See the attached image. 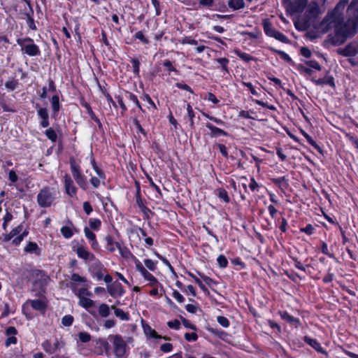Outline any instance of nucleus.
<instances>
[{"instance_id": "a211bd4d", "label": "nucleus", "mask_w": 358, "mask_h": 358, "mask_svg": "<svg viewBox=\"0 0 358 358\" xmlns=\"http://www.w3.org/2000/svg\"><path fill=\"white\" fill-rule=\"evenodd\" d=\"M278 313L281 318L286 321L287 322L292 325H295L296 327L300 324L299 319L289 315L287 311H279Z\"/></svg>"}, {"instance_id": "2eb2a0df", "label": "nucleus", "mask_w": 358, "mask_h": 358, "mask_svg": "<svg viewBox=\"0 0 358 358\" xmlns=\"http://www.w3.org/2000/svg\"><path fill=\"white\" fill-rule=\"evenodd\" d=\"M78 257L85 260L92 261L94 259V255L90 252L85 247L80 246L76 250Z\"/></svg>"}, {"instance_id": "603ef678", "label": "nucleus", "mask_w": 358, "mask_h": 358, "mask_svg": "<svg viewBox=\"0 0 358 358\" xmlns=\"http://www.w3.org/2000/svg\"><path fill=\"white\" fill-rule=\"evenodd\" d=\"M135 38L140 40L144 44H148L149 41L146 38L142 31H138L135 34Z\"/></svg>"}, {"instance_id": "4468645a", "label": "nucleus", "mask_w": 358, "mask_h": 358, "mask_svg": "<svg viewBox=\"0 0 358 358\" xmlns=\"http://www.w3.org/2000/svg\"><path fill=\"white\" fill-rule=\"evenodd\" d=\"M84 234L85 237L90 241L92 248L94 250H98L99 245L96 241V235L87 227L84 228Z\"/></svg>"}, {"instance_id": "4c0bfd02", "label": "nucleus", "mask_w": 358, "mask_h": 358, "mask_svg": "<svg viewBox=\"0 0 358 358\" xmlns=\"http://www.w3.org/2000/svg\"><path fill=\"white\" fill-rule=\"evenodd\" d=\"M12 219H13V215L10 212L7 211L6 215L3 217V222L2 224L3 229L5 231L6 230L8 223L12 220Z\"/></svg>"}, {"instance_id": "b1692460", "label": "nucleus", "mask_w": 358, "mask_h": 358, "mask_svg": "<svg viewBox=\"0 0 358 358\" xmlns=\"http://www.w3.org/2000/svg\"><path fill=\"white\" fill-rule=\"evenodd\" d=\"M143 331L147 336L155 338H162V336L158 335L155 330L152 329L149 325H143Z\"/></svg>"}, {"instance_id": "680f3d73", "label": "nucleus", "mask_w": 358, "mask_h": 358, "mask_svg": "<svg viewBox=\"0 0 358 358\" xmlns=\"http://www.w3.org/2000/svg\"><path fill=\"white\" fill-rule=\"evenodd\" d=\"M185 338L187 341H195L198 338V336L196 333H186L185 334Z\"/></svg>"}, {"instance_id": "72a5a7b5", "label": "nucleus", "mask_w": 358, "mask_h": 358, "mask_svg": "<svg viewBox=\"0 0 358 358\" xmlns=\"http://www.w3.org/2000/svg\"><path fill=\"white\" fill-rule=\"evenodd\" d=\"M17 85H18V82H17V80H8L5 83L6 88L9 91L15 90L17 88Z\"/></svg>"}, {"instance_id": "bf43d9fd", "label": "nucleus", "mask_w": 358, "mask_h": 358, "mask_svg": "<svg viewBox=\"0 0 358 358\" xmlns=\"http://www.w3.org/2000/svg\"><path fill=\"white\" fill-rule=\"evenodd\" d=\"M93 169L96 172V173L98 176V177L100 178V179H101L102 180H106V176H105L104 172L101 169H100L98 167V166H94Z\"/></svg>"}, {"instance_id": "423d86ee", "label": "nucleus", "mask_w": 358, "mask_h": 358, "mask_svg": "<svg viewBox=\"0 0 358 358\" xmlns=\"http://www.w3.org/2000/svg\"><path fill=\"white\" fill-rule=\"evenodd\" d=\"M17 43L21 47L22 51L29 56H36L40 54L39 48L34 43L31 38H18Z\"/></svg>"}, {"instance_id": "ddd939ff", "label": "nucleus", "mask_w": 358, "mask_h": 358, "mask_svg": "<svg viewBox=\"0 0 358 358\" xmlns=\"http://www.w3.org/2000/svg\"><path fill=\"white\" fill-rule=\"evenodd\" d=\"M6 335L7 336V338L5 341V345L6 347L10 346L13 344L17 343V338L15 335L17 334V331L14 327H9L6 329L5 331Z\"/></svg>"}, {"instance_id": "338daca9", "label": "nucleus", "mask_w": 358, "mask_h": 358, "mask_svg": "<svg viewBox=\"0 0 358 358\" xmlns=\"http://www.w3.org/2000/svg\"><path fill=\"white\" fill-rule=\"evenodd\" d=\"M83 209L87 215H90L93 210L91 204L88 201H85L83 203Z\"/></svg>"}, {"instance_id": "1a4fd4ad", "label": "nucleus", "mask_w": 358, "mask_h": 358, "mask_svg": "<svg viewBox=\"0 0 358 358\" xmlns=\"http://www.w3.org/2000/svg\"><path fill=\"white\" fill-rule=\"evenodd\" d=\"M307 3L308 0H294L288 4L287 10L291 14L301 13L303 11Z\"/></svg>"}, {"instance_id": "37998d69", "label": "nucleus", "mask_w": 358, "mask_h": 358, "mask_svg": "<svg viewBox=\"0 0 358 358\" xmlns=\"http://www.w3.org/2000/svg\"><path fill=\"white\" fill-rule=\"evenodd\" d=\"M79 339L83 343H87L91 340V336L87 332H80L78 334Z\"/></svg>"}, {"instance_id": "f257e3e1", "label": "nucleus", "mask_w": 358, "mask_h": 358, "mask_svg": "<svg viewBox=\"0 0 358 358\" xmlns=\"http://www.w3.org/2000/svg\"><path fill=\"white\" fill-rule=\"evenodd\" d=\"M348 0H340L336 7L329 12L320 22L317 29L322 33H326L331 29H335V36L332 43L339 44L356 33L358 27V0H352L347 9L348 20L345 22L343 13Z\"/></svg>"}, {"instance_id": "7ed1b4c3", "label": "nucleus", "mask_w": 358, "mask_h": 358, "mask_svg": "<svg viewBox=\"0 0 358 358\" xmlns=\"http://www.w3.org/2000/svg\"><path fill=\"white\" fill-rule=\"evenodd\" d=\"M56 198V190L53 187H44L37 195V203L42 208L52 205Z\"/></svg>"}, {"instance_id": "c756f323", "label": "nucleus", "mask_w": 358, "mask_h": 358, "mask_svg": "<svg viewBox=\"0 0 358 358\" xmlns=\"http://www.w3.org/2000/svg\"><path fill=\"white\" fill-rule=\"evenodd\" d=\"M234 53L241 59H243L245 62H250L253 59L252 57L250 56L249 54L240 51L239 50H235Z\"/></svg>"}, {"instance_id": "473e14b6", "label": "nucleus", "mask_w": 358, "mask_h": 358, "mask_svg": "<svg viewBox=\"0 0 358 358\" xmlns=\"http://www.w3.org/2000/svg\"><path fill=\"white\" fill-rule=\"evenodd\" d=\"M45 135L52 142H55L57 138V135L55 132V131L52 129L49 128L45 131Z\"/></svg>"}, {"instance_id": "8fccbe9b", "label": "nucleus", "mask_w": 358, "mask_h": 358, "mask_svg": "<svg viewBox=\"0 0 358 358\" xmlns=\"http://www.w3.org/2000/svg\"><path fill=\"white\" fill-rule=\"evenodd\" d=\"M38 115L42 119V120H44V119H48L49 117V115H48V112L46 108H40L38 111Z\"/></svg>"}, {"instance_id": "c03bdc74", "label": "nucleus", "mask_w": 358, "mask_h": 358, "mask_svg": "<svg viewBox=\"0 0 358 358\" xmlns=\"http://www.w3.org/2000/svg\"><path fill=\"white\" fill-rule=\"evenodd\" d=\"M217 63H219L223 71L228 72V67L227 65L229 64V59L223 57V58H219L216 60Z\"/></svg>"}, {"instance_id": "a878e982", "label": "nucleus", "mask_w": 358, "mask_h": 358, "mask_svg": "<svg viewBox=\"0 0 358 358\" xmlns=\"http://www.w3.org/2000/svg\"><path fill=\"white\" fill-rule=\"evenodd\" d=\"M62 235L65 238H70L73 236V228L69 226H64L60 229Z\"/></svg>"}, {"instance_id": "20e7f679", "label": "nucleus", "mask_w": 358, "mask_h": 358, "mask_svg": "<svg viewBox=\"0 0 358 358\" xmlns=\"http://www.w3.org/2000/svg\"><path fill=\"white\" fill-rule=\"evenodd\" d=\"M70 168L73 179L78 185L83 190L87 188V178L83 174L80 166L76 163V160L71 159L70 160Z\"/></svg>"}, {"instance_id": "774afa93", "label": "nucleus", "mask_w": 358, "mask_h": 358, "mask_svg": "<svg viewBox=\"0 0 358 358\" xmlns=\"http://www.w3.org/2000/svg\"><path fill=\"white\" fill-rule=\"evenodd\" d=\"M217 146L220 152H221V154L224 157H228V152H227V147L224 145H223V144H217Z\"/></svg>"}, {"instance_id": "393cba45", "label": "nucleus", "mask_w": 358, "mask_h": 358, "mask_svg": "<svg viewBox=\"0 0 358 358\" xmlns=\"http://www.w3.org/2000/svg\"><path fill=\"white\" fill-rule=\"evenodd\" d=\"M114 309V313L116 317H120L122 320L127 321L129 320V314L125 313L120 308H116L114 306L112 307Z\"/></svg>"}, {"instance_id": "6e6552de", "label": "nucleus", "mask_w": 358, "mask_h": 358, "mask_svg": "<svg viewBox=\"0 0 358 358\" xmlns=\"http://www.w3.org/2000/svg\"><path fill=\"white\" fill-rule=\"evenodd\" d=\"M134 264L136 271L148 282L150 286L156 287L160 285L157 279L144 267L138 259L135 258Z\"/></svg>"}, {"instance_id": "412c9836", "label": "nucleus", "mask_w": 358, "mask_h": 358, "mask_svg": "<svg viewBox=\"0 0 358 358\" xmlns=\"http://www.w3.org/2000/svg\"><path fill=\"white\" fill-rule=\"evenodd\" d=\"M31 306L36 310L44 312L46 308L45 303L41 299H34L29 301Z\"/></svg>"}, {"instance_id": "f3484780", "label": "nucleus", "mask_w": 358, "mask_h": 358, "mask_svg": "<svg viewBox=\"0 0 358 358\" xmlns=\"http://www.w3.org/2000/svg\"><path fill=\"white\" fill-rule=\"evenodd\" d=\"M338 53L344 57L355 56L357 53V48L352 45H348L344 48L338 50Z\"/></svg>"}, {"instance_id": "4be33fe9", "label": "nucleus", "mask_w": 358, "mask_h": 358, "mask_svg": "<svg viewBox=\"0 0 358 358\" xmlns=\"http://www.w3.org/2000/svg\"><path fill=\"white\" fill-rule=\"evenodd\" d=\"M24 251L27 253L39 255L41 250L36 243L29 242L24 248Z\"/></svg>"}, {"instance_id": "ea45409f", "label": "nucleus", "mask_w": 358, "mask_h": 358, "mask_svg": "<svg viewBox=\"0 0 358 358\" xmlns=\"http://www.w3.org/2000/svg\"><path fill=\"white\" fill-rule=\"evenodd\" d=\"M131 62L132 64V67H133L134 73L136 75H138L139 74V71H140V62H139V61L137 59L134 58V59H132L131 60Z\"/></svg>"}, {"instance_id": "9d476101", "label": "nucleus", "mask_w": 358, "mask_h": 358, "mask_svg": "<svg viewBox=\"0 0 358 358\" xmlns=\"http://www.w3.org/2000/svg\"><path fill=\"white\" fill-rule=\"evenodd\" d=\"M64 186L66 193L71 197H76L77 194V187L74 185L73 180L69 174L64 176Z\"/></svg>"}, {"instance_id": "864d4df0", "label": "nucleus", "mask_w": 358, "mask_h": 358, "mask_svg": "<svg viewBox=\"0 0 358 358\" xmlns=\"http://www.w3.org/2000/svg\"><path fill=\"white\" fill-rule=\"evenodd\" d=\"M180 42L182 44H190L194 45H197V41L196 40L187 36L184 37L182 40L180 41Z\"/></svg>"}, {"instance_id": "7c9ffc66", "label": "nucleus", "mask_w": 358, "mask_h": 358, "mask_svg": "<svg viewBox=\"0 0 358 358\" xmlns=\"http://www.w3.org/2000/svg\"><path fill=\"white\" fill-rule=\"evenodd\" d=\"M188 275L194 280V281L198 284V285L203 292L209 294L208 289L196 275H194L193 273L190 272H188Z\"/></svg>"}, {"instance_id": "79ce46f5", "label": "nucleus", "mask_w": 358, "mask_h": 358, "mask_svg": "<svg viewBox=\"0 0 358 358\" xmlns=\"http://www.w3.org/2000/svg\"><path fill=\"white\" fill-rule=\"evenodd\" d=\"M76 295L78 299L83 296H91L92 295V292L88 291L86 288H80L78 290Z\"/></svg>"}, {"instance_id": "6ab92c4d", "label": "nucleus", "mask_w": 358, "mask_h": 358, "mask_svg": "<svg viewBox=\"0 0 358 358\" xmlns=\"http://www.w3.org/2000/svg\"><path fill=\"white\" fill-rule=\"evenodd\" d=\"M206 126L208 129H210V131L211 132L210 136L212 137H218L220 136H227V133L226 131H224V130H222L220 128H217V127L213 126L210 123H206Z\"/></svg>"}, {"instance_id": "cd10ccee", "label": "nucleus", "mask_w": 358, "mask_h": 358, "mask_svg": "<svg viewBox=\"0 0 358 358\" xmlns=\"http://www.w3.org/2000/svg\"><path fill=\"white\" fill-rule=\"evenodd\" d=\"M71 280L72 282H74L78 285H81L86 282L87 279L86 278L80 276L77 273H73L71 277Z\"/></svg>"}, {"instance_id": "9b49d317", "label": "nucleus", "mask_w": 358, "mask_h": 358, "mask_svg": "<svg viewBox=\"0 0 358 358\" xmlns=\"http://www.w3.org/2000/svg\"><path fill=\"white\" fill-rule=\"evenodd\" d=\"M64 344L59 342L57 338L55 339L54 342H51L50 340H45L42 343L43 349L48 354H54L58 350H59Z\"/></svg>"}, {"instance_id": "4d7b16f0", "label": "nucleus", "mask_w": 358, "mask_h": 358, "mask_svg": "<svg viewBox=\"0 0 358 358\" xmlns=\"http://www.w3.org/2000/svg\"><path fill=\"white\" fill-rule=\"evenodd\" d=\"M303 136L306 138V139L307 140V141L311 145H313V147L315 148H319V146L317 145V144L316 143V142L313 139V138L308 135L306 132L305 131H303Z\"/></svg>"}, {"instance_id": "69168bd1", "label": "nucleus", "mask_w": 358, "mask_h": 358, "mask_svg": "<svg viewBox=\"0 0 358 358\" xmlns=\"http://www.w3.org/2000/svg\"><path fill=\"white\" fill-rule=\"evenodd\" d=\"M141 99L145 101H147L152 107H153L155 109L157 108L156 107V105L155 103H154V101L152 100V99L150 98V96L148 95V94H144Z\"/></svg>"}, {"instance_id": "dca6fc26", "label": "nucleus", "mask_w": 358, "mask_h": 358, "mask_svg": "<svg viewBox=\"0 0 358 358\" xmlns=\"http://www.w3.org/2000/svg\"><path fill=\"white\" fill-rule=\"evenodd\" d=\"M303 341L318 352H320L322 354H326V351L323 349L320 343L316 339L306 336L303 338Z\"/></svg>"}, {"instance_id": "bb28decb", "label": "nucleus", "mask_w": 358, "mask_h": 358, "mask_svg": "<svg viewBox=\"0 0 358 358\" xmlns=\"http://www.w3.org/2000/svg\"><path fill=\"white\" fill-rule=\"evenodd\" d=\"M99 313L102 317H106L110 315V307L106 303H101L99 307Z\"/></svg>"}, {"instance_id": "e2e57ef3", "label": "nucleus", "mask_w": 358, "mask_h": 358, "mask_svg": "<svg viewBox=\"0 0 358 358\" xmlns=\"http://www.w3.org/2000/svg\"><path fill=\"white\" fill-rule=\"evenodd\" d=\"M160 349L164 352H169L173 349V345L171 343H166L161 345Z\"/></svg>"}, {"instance_id": "5701e85b", "label": "nucleus", "mask_w": 358, "mask_h": 358, "mask_svg": "<svg viewBox=\"0 0 358 358\" xmlns=\"http://www.w3.org/2000/svg\"><path fill=\"white\" fill-rule=\"evenodd\" d=\"M78 304L86 310H88L93 306L94 301L87 296H83L79 298Z\"/></svg>"}, {"instance_id": "f704fd0d", "label": "nucleus", "mask_w": 358, "mask_h": 358, "mask_svg": "<svg viewBox=\"0 0 358 358\" xmlns=\"http://www.w3.org/2000/svg\"><path fill=\"white\" fill-rule=\"evenodd\" d=\"M89 224L92 229L99 230L101 222L99 219H90L89 221Z\"/></svg>"}, {"instance_id": "aec40b11", "label": "nucleus", "mask_w": 358, "mask_h": 358, "mask_svg": "<svg viewBox=\"0 0 358 358\" xmlns=\"http://www.w3.org/2000/svg\"><path fill=\"white\" fill-rule=\"evenodd\" d=\"M106 249L110 252H113L120 245V243L115 241L114 238L110 236H108L106 237Z\"/></svg>"}, {"instance_id": "052dcab7", "label": "nucleus", "mask_w": 358, "mask_h": 358, "mask_svg": "<svg viewBox=\"0 0 358 358\" xmlns=\"http://www.w3.org/2000/svg\"><path fill=\"white\" fill-rule=\"evenodd\" d=\"M169 327L174 329H178L180 326V322L178 320L169 321L167 323Z\"/></svg>"}, {"instance_id": "58836bf2", "label": "nucleus", "mask_w": 358, "mask_h": 358, "mask_svg": "<svg viewBox=\"0 0 358 358\" xmlns=\"http://www.w3.org/2000/svg\"><path fill=\"white\" fill-rule=\"evenodd\" d=\"M217 262L220 267L221 268H225L227 266L228 261L226 258V257L223 255H220L218 256L217 259Z\"/></svg>"}, {"instance_id": "49530a36", "label": "nucleus", "mask_w": 358, "mask_h": 358, "mask_svg": "<svg viewBox=\"0 0 358 358\" xmlns=\"http://www.w3.org/2000/svg\"><path fill=\"white\" fill-rule=\"evenodd\" d=\"M217 322L224 328H227L229 326V320L224 316H218L217 318Z\"/></svg>"}, {"instance_id": "e433bc0d", "label": "nucleus", "mask_w": 358, "mask_h": 358, "mask_svg": "<svg viewBox=\"0 0 358 358\" xmlns=\"http://www.w3.org/2000/svg\"><path fill=\"white\" fill-rule=\"evenodd\" d=\"M73 322V317L71 315H66L62 319V324L65 327H70Z\"/></svg>"}, {"instance_id": "13d9d810", "label": "nucleus", "mask_w": 358, "mask_h": 358, "mask_svg": "<svg viewBox=\"0 0 358 358\" xmlns=\"http://www.w3.org/2000/svg\"><path fill=\"white\" fill-rule=\"evenodd\" d=\"M306 64L308 66H310V67H311L313 69H315L316 70L320 71L321 69V66H320V64L317 61H315V60L308 61L306 62Z\"/></svg>"}, {"instance_id": "0eeeda50", "label": "nucleus", "mask_w": 358, "mask_h": 358, "mask_svg": "<svg viewBox=\"0 0 358 358\" xmlns=\"http://www.w3.org/2000/svg\"><path fill=\"white\" fill-rule=\"evenodd\" d=\"M263 28H264V31L265 34L268 36L274 38L276 40H278L282 43H289V41L288 38L285 34H283L282 32L274 29L272 27L271 24L267 20H264Z\"/></svg>"}, {"instance_id": "39448f33", "label": "nucleus", "mask_w": 358, "mask_h": 358, "mask_svg": "<svg viewBox=\"0 0 358 358\" xmlns=\"http://www.w3.org/2000/svg\"><path fill=\"white\" fill-rule=\"evenodd\" d=\"M108 339L113 343V350L117 358L124 357L127 352V343L123 338L118 334L110 335Z\"/></svg>"}, {"instance_id": "09e8293b", "label": "nucleus", "mask_w": 358, "mask_h": 358, "mask_svg": "<svg viewBox=\"0 0 358 358\" xmlns=\"http://www.w3.org/2000/svg\"><path fill=\"white\" fill-rule=\"evenodd\" d=\"M172 296L178 302L183 303L185 301V298L177 290H173L172 293Z\"/></svg>"}, {"instance_id": "2f4dec72", "label": "nucleus", "mask_w": 358, "mask_h": 358, "mask_svg": "<svg viewBox=\"0 0 358 358\" xmlns=\"http://www.w3.org/2000/svg\"><path fill=\"white\" fill-rule=\"evenodd\" d=\"M157 262H154L152 259H146L144 260V264L145 267L151 271H154L157 268Z\"/></svg>"}, {"instance_id": "0e129e2a", "label": "nucleus", "mask_w": 358, "mask_h": 358, "mask_svg": "<svg viewBox=\"0 0 358 358\" xmlns=\"http://www.w3.org/2000/svg\"><path fill=\"white\" fill-rule=\"evenodd\" d=\"M249 187L250 189L255 192V191H259V185L258 183L256 182V180H255L254 178H252L251 180H250V183L249 185Z\"/></svg>"}, {"instance_id": "a18cd8bd", "label": "nucleus", "mask_w": 358, "mask_h": 358, "mask_svg": "<svg viewBox=\"0 0 358 358\" xmlns=\"http://www.w3.org/2000/svg\"><path fill=\"white\" fill-rule=\"evenodd\" d=\"M117 250H119L120 255L124 258H129V256L131 255L129 250L125 247H122L121 245Z\"/></svg>"}, {"instance_id": "3c124183", "label": "nucleus", "mask_w": 358, "mask_h": 358, "mask_svg": "<svg viewBox=\"0 0 358 358\" xmlns=\"http://www.w3.org/2000/svg\"><path fill=\"white\" fill-rule=\"evenodd\" d=\"M218 196L224 202L228 203L229 201V197L227 192L226 190L222 189H219Z\"/></svg>"}, {"instance_id": "6e6d98bb", "label": "nucleus", "mask_w": 358, "mask_h": 358, "mask_svg": "<svg viewBox=\"0 0 358 358\" xmlns=\"http://www.w3.org/2000/svg\"><path fill=\"white\" fill-rule=\"evenodd\" d=\"M101 180H102L99 177H92L90 182L94 188H97L101 184Z\"/></svg>"}, {"instance_id": "de8ad7c7", "label": "nucleus", "mask_w": 358, "mask_h": 358, "mask_svg": "<svg viewBox=\"0 0 358 358\" xmlns=\"http://www.w3.org/2000/svg\"><path fill=\"white\" fill-rule=\"evenodd\" d=\"M127 98L129 99V101H132L133 103H134L136 106L140 109V110H143L142 108H141V106L140 104V102L138 101V99H137V96L136 95H134V94L132 93H129L128 96H127Z\"/></svg>"}, {"instance_id": "f8f14e48", "label": "nucleus", "mask_w": 358, "mask_h": 358, "mask_svg": "<svg viewBox=\"0 0 358 358\" xmlns=\"http://www.w3.org/2000/svg\"><path fill=\"white\" fill-rule=\"evenodd\" d=\"M107 290L110 295L114 298L120 297L125 293V290L122 285L117 281L112 284L108 285Z\"/></svg>"}, {"instance_id": "a19ab883", "label": "nucleus", "mask_w": 358, "mask_h": 358, "mask_svg": "<svg viewBox=\"0 0 358 358\" xmlns=\"http://www.w3.org/2000/svg\"><path fill=\"white\" fill-rule=\"evenodd\" d=\"M187 116L190 121V126H194V113L193 111V109L192 106L189 104H187Z\"/></svg>"}, {"instance_id": "c9c22d12", "label": "nucleus", "mask_w": 358, "mask_h": 358, "mask_svg": "<svg viewBox=\"0 0 358 358\" xmlns=\"http://www.w3.org/2000/svg\"><path fill=\"white\" fill-rule=\"evenodd\" d=\"M52 108L55 112H57L59 110V99L57 95H55L51 99Z\"/></svg>"}, {"instance_id": "f03ea898", "label": "nucleus", "mask_w": 358, "mask_h": 358, "mask_svg": "<svg viewBox=\"0 0 358 358\" xmlns=\"http://www.w3.org/2000/svg\"><path fill=\"white\" fill-rule=\"evenodd\" d=\"M28 234V231L27 229L23 230V225L20 224L12 229L9 234H2L0 241L8 242L12 240L13 245H18Z\"/></svg>"}, {"instance_id": "c85d7f7f", "label": "nucleus", "mask_w": 358, "mask_h": 358, "mask_svg": "<svg viewBox=\"0 0 358 358\" xmlns=\"http://www.w3.org/2000/svg\"><path fill=\"white\" fill-rule=\"evenodd\" d=\"M244 1L243 0H230L229 2V6L231 8H233L234 10H238L244 7Z\"/></svg>"}, {"instance_id": "5fc2aeb1", "label": "nucleus", "mask_w": 358, "mask_h": 358, "mask_svg": "<svg viewBox=\"0 0 358 358\" xmlns=\"http://www.w3.org/2000/svg\"><path fill=\"white\" fill-rule=\"evenodd\" d=\"M257 104L259 105V106H262L263 107H266L267 108H268L269 110H276V108L275 106H274L273 105H268L267 103H265L262 101H260V100H255L254 101Z\"/></svg>"}]
</instances>
